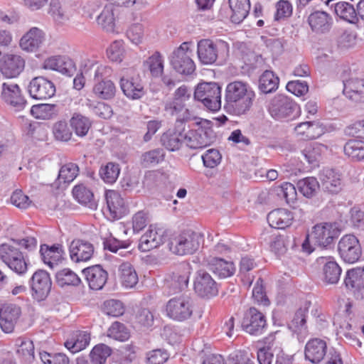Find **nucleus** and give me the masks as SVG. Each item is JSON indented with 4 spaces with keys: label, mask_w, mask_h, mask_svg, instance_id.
Here are the masks:
<instances>
[{
    "label": "nucleus",
    "mask_w": 364,
    "mask_h": 364,
    "mask_svg": "<svg viewBox=\"0 0 364 364\" xmlns=\"http://www.w3.org/2000/svg\"><path fill=\"white\" fill-rule=\"evenodd\" d=\"M279 83V77L271 70H265L259 77V89L264 94L275 92Z\"/></svg>",
    "instance_id": "obj_43"
},
{
    "label": "nucleus",
    "mask_w": 364,
    "mask_h": 364,
    "mask_svg": "<svg viewBox=\"0 0 364 364\" xmlns=\"http://www.w3.org/2000/svg\"><path fill=\"white\" fill-rule=\"evenodd\" d=\"M191 96V90L185 85L180 86L173 93L171 100L166 102L164 111L175 118L174 125L178 130H186V124L197 118L193 110L187 107L186 102Z\"/></svg>",
    "instance_id": "obj_3"
},
{
    "label": "nucleus",
    "mask_w": 364,
    "mask_h": 364,
    "mask_svg": "<svg viewBox=\"0 0 364 364\" xmlns=\"http://www.w3.org/2000/svg\"><path fill=\"white\" fill-rule=\"evenodd\" d=\"M269 112L277 120H291L299 115V105L291 99L284 95L275 97L270 102Z\"/></svg>",
    "instance_id": "obj_8"
},
{
    "label": "nucleus",
    "mask_w": 364,
    "mask_h": 364,
    "mask_svg": "<svg viewBox=\"0 0 364 364\" xmlns=\"http://www.w3.org/2000/svg\"><path fill=\"white\" fill-rule=\"evenodd\" d=\"M340 257L346 263L353 264L360 260L363 251L358 239L353 235L343 236L338 243Z\"/></svg>",
    "instance_id": "obj_12"
},
{
    "label": "nucleus",
    "mask_w": 364,
    "mask_h": 364,
    "mask_svg": "<svg viewBox=\"0 0 364 364\" xmlns=\"http://www.w3.org/2000/svg\"><path fill=\"white\" fill-rule=\"evenodd\" d=\"M108 336L119 341H127L129 337L126 326L119 322H114L108 329Z\"/></svg>",
    "instance_id": "obj_59"
},
{
    "label": "nucleus",
    "mask_w": 364,
    "mask_h": 364,
    "mask_svg": "<svg viewBox=\"0 0 364 364\" xmlns=\"http://www.w3.org/2000/svg\"><path fill=\"white\" fill-rule=\"evenodd\" d=\"M343 95L355 102H364V80L349 79L343 82Z\"/></svg>",
    "instance_id": "obj_38"
},
{
    "label": "nucleus",
    "mask_w": 364,
    "mask_h": 364,
    "mask_svg": "<svg viewBox=\"0 0 364 364\" xmlns=\"http://www.w3.org/2000/svg\"><path fill=\"white\" fill-rule=\"evenodd\" d=\"M41 360L44 364H69L68 357L63 353H49L42 352L40 353Z\"/></svg>",
    "instance_id": "obj_62"
},
{
    "label": "nucleus",
    "mask_w": 364,
    "mask_h": 364,
    "mask_svg": "<svg viewBox=\"0 0 364 364\" xmlns=\"http://www.w3.org/2000/svg\"><path fill=\"white\" fill-rule=\"evenodd\" d=\"M194 98L212 112L221 107V88L216 82H202L195 90Z\"/></svg>",
    "instance_id": "obj_6"
},
{
    "label": "nucleus",
    "mask_w": 364,
    "mask_h": 364,
    "mask_svg": "<svg viewBox=\"0 0 364 364\" xmlns=\"http://www.w3.org/2000/svg\"><path fill=\"white\" fill-rule=\"evenodd\" d=\"M277 195L284 198L289 205L294 203L296 200V191L294 186L291 183H284L277 189Z\"/></svg>",
    "instance_id": "obj_58"
},
{
    "label": "nucleus",
    "mask_w": 364,
    "mask_h": 364,
    "mask_svg": "<svg viewBox=\"0 0 364 364\" xmlns=\"http://www.w3.org/2000/svg\"><path fill=\"white\" fill-rule=\"evenodd\" d=\"M112 353V348L106 344L95 345L90 353V364H105Z\"/></svg>",
    "instance_id": "obj_47"
},
{
    "label": "nucleus",
    "mask_w": 364,
    "mask_h": 364,
    "mask_svg": "<svg viewBox=\"0 0 364 364\" xmlns=\"http://www.w3.org/2000/svg\"><path fill=\"white\" fill-rule=\"evenodd\" d=\"M24 68L25 60L20 55L6 53L0 58V72L6 78L18 77Z\"/></svg>",
    "instance_id": "obj_18"
},
{
    "label": "nucleus",
    "mask_w": 364,
    "mask_h": 364,
    "mask_svg": "<svg viewBox=\"0 0 364 364\" xmlns=\"http://www.w3.org/2000/svg\"><path fill=\"white\" fill-rule=\"evenodd\" d=\"M29 284L33 297L40 301L46 299L48 296L52 282L46 271L38 269L32 275Z\"/></svg>",
    "instance_id": "obj_17"
},
{
    "label": "nucleus",
    "mask_w": 364,
    "mask_h": 364,
    "mask_svg": "<svg viewBox=\"0 0 364 364\" xmlns=\"http://www.w3.org/2000/svg\"><path fill=\"white\" fill-rule=\"evenodd\" d=\"M90 334L85 331H73L64 343L65 347L72 353L85 349L90 344Z\"/></svg>",
    "instance_id": "obj_34"
},
{
    "label": "nucleus",
    "mask_w": 364,
    "mask_h": 364,
    "mask_svg": "<svg viewBox=\"0 0 364 364\" xmlns=\"http://www.w3.org/2000/svg\"><path fill=\"white\" fill-rule=\"evenodd\" d=\"M49 14L58 23H64L69 20L68 14L62 8L58 0H51Z\"/></svg>",
    "instance_id": "obj_60"
},
{
    "label": "nucleus",
    "mask_w": 364,
    "mask_h": 364,
    "mask_svg": "<svg viewBox=\"0 0 364 364\" xmlns=\"http://www.w3.org/2000/svg\"><path fill=\"white\" fill-rule=\"evenodd\" d=\"M344 153L355 160L364 159V141L350 139L344 145Z\"/></svg>",
    "instance_id": "obj_50"
},
{
    "label": "nucleus",
    "mask_w": 364,
    "mask_h": 364,
    "mask_svg": "<svg viewBox=\"0 0 364 364\" xmlns=\"http://www.w3.org/2000/svg\"><path fill=\"white\" fill-rule=\"evenodd\" d=\"M203 236L192 230H186L175 236L170 242V250L178 255H191L196 252Z\"/></svg>",
    "instance_id": "obj_5"
},
{
    "label": "nucleus",
    "mask_w": 364,
    "mask_h": 364,
    "mask_svg": "<svg viewBox=\"0 0 364 364\" xmlns=\"http://www.w3.org/2000/svg\"><path fill=\"white\" fill-rule=\"evenodd\" d=\"M18 246L32 251L37 247V240L34 237H26L23 239H12L9 243L1 244L0 258L13 272L23 275L28 270V259Z\"/></svg>",
    "instance_id": "obj_1"
},
{
    "label": "nucleus",
    "mask_w": 364,
    "mask_h": 364,
    "mask_svg": "<svg viewBox=\"0 0 364 364\" xmlns=\"http://www.w3.org/2000/svg\"><path fill=\"white\" fill-rule=\"evenodd\" d=\"M107 217L111 220H118L127 213V207L120 193L114 190L105 192Z\"/></svg>",
    "instance_id": "obj_19"
},
{
    "label": "nucleus",
    "mask_w": 364,
    "mask_h": 364,
    "mask_svg": "<svg viewBox=\"0 0 364 364\" xmlns=\"http://www.w3.org/2000/svg\"><path fill=\"white\" fill-rule=\"evenodd\" d=\"M299 191L306 198L314 196L319 189V183L314 177H306L297 182Z\"/></svg>",
    "instance_id": "obj_51"
},
{
    "label": "nucleus",
    "mask_w": 364,
    "mask_h": 364,
    "mask_svg": "<svg viewBox=\"0 0 364 364\" xmlns=\"http://www.w3.org/2000/svg\"><path fill=\"white\" fill-rule=\"evenodd\" d=\"M53 132L55 138L62 141H68L72 136V132L65 121L57 122L53 126Z\"/></svg>",
    "instance_id": "obj_61"
},
{
    "label": "nucleus",
    "mask_w": 364,
    "mask_h": 364,
    "mask_svg": "<svg viewBox=\"0 0 364 364\" xmlns=\"http://www.w3.org/2000/svg\"><path fill=\"white\" fill-rule=\"evenodd\" d=\"M167 316L177 321H184L191 318L193 311V301L188 296H176L166 304Z\"/></svg>",
    "instance_id": "obj_9"
},
{
    "label": "nucleus",
    "mask_w": 364,
    "mask_h": 364,
    "mask_svg": "<svg viewBox=\"0 0 364 364\" xmlns=\"http://www.w3.org/2000/svg\"><path fill=\"white\" fill-rule=\"evenodd\" d=\"M89 287L92 290H100L105 285L108 273L100 264L92 265L82 271Z\"/></svg>",
    "instance_id": "obj_26"
},
{
    "label": "nucleus",
    "mask_w": 364,
    "mask_h": 364,
    "mask_svg": "<svg viewBox=\"0 0 364 364\" xmlns=\"http://www.w3.org/2000/svg\"><path fill=\"white\" fill-rule=\"evenodd\" d=\"M46 35L43 30L31 27L19 41V46L23 51L34 53L38 51L46 41Z\"/></svg>",
    "instance_id": "obj_21"
},
{
    "label": "nucleus",
    "mask_w": 364,
    "mask_h": 364,
    "mask_svg": "<svg viewBox=\"0 0 364 364\" xmlns=\"http://www.w3.org/2000/svg\"><path fill=\"white\" fill-rule=\"evenodd\" d=\"M27 89L30 97L36 100L50 99L56 92L53 81L43 76H37L32 78Z\"/></svg>",
    "instance_id": "obj_15"
},
{
    "label": "nucleus",
    "mask_w": 364,
    "mask_h": 364,
    "mask_svg": "<svg viewBox=\"0 0 364 364\" xmlns=\"http://www.w3.org/2000/svg\"><path fill=\"white\" fill-rule=\"evenodd\" d=\"M229 5L232 11L231 21L235 23H241L250 10V0H229Z\"/></svg>",
    "instance_id": "obj_39"
},
{
    "label": "nucleus",
    "mask_w": 364,
    "mask_h": 364,
    "mask_svg": "<svg viewBox=\"0 0 364 364\" xmlns=\"http://www.w3.org/2000/svg\"><path fill=\"white\" fill-rule=\"evenodd\" d=\"M320 127L313 122H305L297 124L294 131L298 136L304 140H312L321 135V132H315Z\"/></svg>",
    "instance_id": "obj_48"
},
{
    "label": "nucleus",
    "mask_w": 364,
    "mask_h": 364,
    "mask_svg": "<svg viewBox=\"0 0 364 364\" xmlns=\"http://www.w3.org/2000/svg\"><path fill=\"white\" fill-rule=\"evenodd\" d=\"M326 4L333 8L335 14L341 18L350 23H354L358 20L356 9L350 3L343 0H327Z\"/></svg>",
    "instance_id": "obj_37"
},
{
    "label": "nucleus",
    "mask_w": 364,
    "mask_h": 364,
    "mask_svg": "<svg viewBox=\"0 0 364 364\" xmlns=\"http://www.w3.org/2000/svg\"><path fill=\"white\" fill-rule=\"evenodd\" d=\"M0 97L2 101L18 111L23 109L27 104L19 85L11 81L1 82Z\"/></svg>",
    "instance_id": "obj_16"
},
{
    "label": "nucleus",
    "mask_w": 364,
    "mask_h": 364,
    "mask_svg": "<svg viewBox=\"0 0 364 364\" xmlns=\"http://www.w3.org/2000/svg\"><path fill=\"white\" fill-rule=\"evenodd\" d=\"M154 77L161 76L164 71V59L161 54L156 51L144 63Z\"/></svg>",
    "instance_id": "obj_52"
},
{
    "label": "nucleus",
    "mask_w": 364,
    "mask_h": 364,
    "mask_svg": "<svg viewBox=\"0 0 364 364\" xmlns=\"http://www.w3.org/2000/svg\"><path fill=\"white\" fill-rule=\"evenodd\" d=\"M39 252L44 264L50 269L56 267L63 259L65 255L63 246L58 243L52 245H41Z\"/></svg>",
    "instance_id": "obj_29"
},
{
    "label": "nucleus",
    "mask_w": 364,
    "mask_h": 364,
    "mask_svg": "<svg viewBox=\"0 0 364 364\" xmlns=\"http://www.w3.org/2000/svg\"><path fill=\"white\" fill-rule=\"evenodd\" d=\"M346 288L356 298H364V267L353 268L347 271L344 277Z\"/></svg>",
    "instance_id": "obj_23"
},
{
    "label": "nucleus",
    "mask_w": 364,
    "mask_h": 364,
    "mask_svg": "<svg viewBox=\"0 0 364 364\" xmlns=\"http://www.w3.org/2000/svg\"><path fill=\"white\" fill-rule=\"evenodd\" d=\"M197 53L199 60L204 65H211L217 60L223 63L229 57L230 46L223 40L202 39L198 43Z\"/></svg>",
    "instance_id": "obj_4"
},
{
    "label": "nucleus",
    "mask_w": 364,
    "mask_h": 364,
    "mask_svg": "<svg viewBox=\"0 0 364 364\" xmlns=\"http://www.w3.org/2000/svg\"><path fill=\"white\" fill-rule=\"evenodd\" d=\"M55 281L60 287H77L81 284V279L73 270L65 268L55 274Z\"/></svg>",
    "instance_id": "obj_44"
},
{
    "label": "nucleus",
    "mask_w": 364,
    "mask_h": 364,
    "mask_svg": "<svg viewBox=\"0 0 364 364\" xmlns=\"http://www.w3.org/2000/svg\"><path fill=\"white\" fill-rule=\"evenodd\" d=\"M21 308L15 304H4L0 309V328L6 333L14 331L21 316Z\"/></svg>",
    "instance_id": "obj_20"
},
{
    "label": "nucleus",
    "mask_w": 364,
    "mask_h": 364,
    "mask_svg": "<svg viewBox=\"0 0 364 364\" xmlns=\"http://www.w3.org/2000/svg\"><path fill=\"white\" fill-rule=\"evenodd\" d=\"M255 96V92L246 82H230L225 89V108L229 114L237 116L244 114L252 107Z\"/></svg>",
    "instance_id": "obj_2"
},
{
    "label": "nucleus",
    "mask_w": 364,
    "mask_h": 364,
    "mask_svg": "<svg viewBox=\"0 0 364 364\" xmlns=\"http://www.w3.org/2000/svg\"><path fill=\"white\" fill-rule=\"evenodd\" d=\"M207 267L210 271L222 279L230 277L235 272V266L232 262L218 257L207 259Z\"/></svg>",
    "instance_id": "obj_30"
},
{
    "label": "nucleus",
    "mask_w": 364,
    "mask_h": 364,
    "mask_svg": "<svg viewBox=\"0 0 364 364\" xmlns=\"http://www.w3.org/2000/svg\"><path fill=\"white\" fill-rule=\"evenodd\" d=\"M311 237L318 246L327 247L333 242L336 231L331 223H320L313 228Z\"/></svg>",
    "instance_id": "obj_27"
},
{
    "label": "nucleus",
    "mask_w": 364,
    "mask_h": 364,
    "mask_svg": "<svg viewBox=\"0 0 364 364\" xmlns=\"http://www.w3.org/2000/svg\"><path fill=\"white\" fill-rule=\"evenodd\" d=\"M241 325L245 332L253 336L262 334L267 326L265 316L255 307L245 311Z\"/></svg>",
    "instance_id": "obj_14"
},
{
    "label": "nucleus",
    "mask_w": 364,
    "mask_h": 364,
    "mask_svg": "<svg viewBox=\"0 0 364 364\" xmlns=\"http://www.w3.org/2000/svg\"><path fill=\"white\" fill-rule=\"evenodd\" d=\"M164 151L161 149H155L144 152L141 156V161L144 166H154L164 159Z\"/></svg>",
    "instance_id": "obj_55"
},
{
    "label": "nucleus",
    "mask_w": 364,
    "mask_h": 364,
    "mask_svg": "<svg viewBox=\"0 0 364 364\" xmlns=\"http://www.w3.org/2000/svg\"><path fill=\"white\" fill-rule=\"evenodd\" d=\"M206 125L199 126L195 130H190L186 133L185 142L192 149H202L210 146L215 139V134L209 126L208 121Z\"/></svg>",
    "instance_id": "obj_10"
},
{
    "label": "nucleus",
    "mask_w": 364,
    "mask_h": 364,
    "mask_svg": "<svg viewBox=\"0 0 364 364\" xmlns=\"http://www.w3.org/2000/svg\"><path fill=\"white\" fill-rule=\"evenodd\" d=\"M102 311L108 316L117 317L124 314V306L119 300L109 299L104 302Z\"/></svg>",
    "instance_id": "obj_57"
},
{
    "label": "nucleus",
    "mask_w": 364,
    "mask_h": 364,
    "mask_svg": "<svg viewBox=\"0 0 364 364\" xmlns=\"http://www.w3.org/2000/svg\"><path fill=\"white\" fill-rule=\"evenodd\" d=\"M114 6L107 4L97 18V22L107 32H114L115 27Z\"/></svg>",
    "instance_id": "obj_42"
},
{
    "label": "nucleus",
    "mask_w": 364,
    "mask_h": 364,
    "mask_svg": "<svg viewBox=\"0 0 364 364\" xmlns=\"http://www.w3.org/2000/svg\"><path fill=\"white\" fill-rule=\"evenodd\" d=\"M73 195L80 203L89 205L90 207L94 205L92 192L83 185L75 186L73 189Z\"/></svg>",
    "instance_id": "obj_54"
},
{
    "label": "nucleus",
    "mask_w": 364,
    "mask_h": 364,
    "mask_svg": "<svg viewBox=\"0 0 364 364\" xmlns=\"http://www.w3.org/2000/svg\"><path fill=\"white\" fill-rule=\"evenodd\" d=\"M92 91L97 98L104 100H109L115 96L117 89L114 83L112 80H102L95 82Z\"/></svg>",
    "instance_id": "obj_40"
},
{
    "label": "nucleus",
    "mask_w": 364,
    "mask_h": 364,
    "mask_svg": "<svg viewBox=\"0 0 364 364\" xmlns=\"http://www.w3.org/2000/svg\"><path fill=\"white\" fill-rule=\"evenodd\" d=\"M309 313L307 308L299 309L291 320L290 328H294V331H301L306 329V317Z\"/></svg>",
    "instance_id": "obj_63"
},
{
    "label": "nucleus",
    "mask_w": 364,
    "mask_h": 364,
    "mask_svg": "<svg viewBox=\"0 0 364 364\" xmlns=\"http://www.w3.org/2000/svg\"><path fill=\"white\" fill-rule=\"evenodd\" d=\"M119 276L120 282L125 288H133L138 282V275L129 262H124L119 267Z\"/></svg>",
    "instance_id": "obj_41"
},
{
    "label": "nucleus",
    "mask_w": 364,
    "mask_h": 364,
    "mask_svg": "<svg viewBox=\"0 0 364 364\" xmlns=\"http://www.w3.org/2000/svg\"><path fill=\"white\" fill-rule=\"evenodd\" d=\"M196 293L203 298H210L218 294V289L215 281L208 272L200 270L194 280Z\"/></svg>",
    "instance_id": "obj_22"
},
{
    "label": "nucleus",
    "mask_w": 364,
    "mask_h": 364,
    "mask_svg": "<svg viewBox=\"0 0 364 364\" xmlns=\"http://www.w3.org/2000/svg\"><path fill=\"white\" fill-rule=\"evenodd\" d=\"M328 150V146L318 142H311L306 145L302 154L309 164H314L319 160Z\"/></svg>",
    "instance_id": "obj_46"
},
{
    "label": "nucleus",
    "mask_w": 364,
    "mask_h": 364,
    "mask_svg": "<svg viewBox=\"0 0 364 364\" xmlns=\"http://www.w3.org/2000/svg\"><path fill=\"white\" fill-rule=\"evenodd\" d=\"M191 267L187 262L181 263L176 269L165 279L166 287L170 294H176L187 288Z\"/></svg>",
    "instance_id": "obj_13"
},
{
    "label": "nucleus",
    "mask_w": 364,
    "mask_h": 364,
    "mask_svg": "<svg viewBox=\"0 0 364 364\" xmlns=\"http://www.w3.org/2000/svg\"><path fill=\"white\" fill-rule=\"evenodd\" d=\"M321 184L323 190L332 194H336L341 190L340 175L331 168H325L320 173Z\"/></svg>",
    "instance_id": "obj_33"
},
{
    "label": "nucleus",
    "mask_w": 364,
    "mask_h": 364,
    "mask_svg": "<svg viewBox=\"0 0 364 364\" xmlns=\"http://www.w3.org/2000/svg\"><path fill=\"white\" fill-rule=\"evenodd\" d=\"M94 252L93 245L83 240H74L69 247L70 259L75 263L89 261L92 257Z\"/></svg>",
    "instance_id": "obj_25"
},
{
    "label": "nucleus",
    "mask_w": 364,
    "mask_h": 364,
    "mask_svg": "<svg viewBox=\"0 0 364 364\" xmlns=\"http://www.w3.org/2000/svg\"><path fill=\"white\" fill-rule=\"evenodd\" d=\"M327 348V343L323 339L318 338L310 339L305 346V358L312 363H318L326 355Z\"/></svg>",
    "instance_id": "obj_28"
},
{
    "label": "nucleus",
    "mask_w": 364,
    "mask_h": 364,
    "mask_svg": "<svg viewBox=\"0 0 364 364\" xmlns=\"http://www.w3.org/2000/svg\"><path fill=\"white\" fill-rule=\"evenodd\" d=\"M78 173L79 168L76 164L72 162L65 164L59 171L58 180L60 183H70L77 177Z\"/></svg>",
    "instance_id": "obj_56"
},
{
    "label": "nucleus",
    "mask_w": 364,
    "mask_h": 364,
    "mask_svg": "<svg viewBox=\"0 0 364 364\" xmlns=\"http://www.w3.org/2000/svg\"><path fill=\"white\" fill-rule=\"evenodd\" d=\"M308 23L312 31L316 33H325L330 31L333 19L326 12L316 11L309 16Z\"/></svg>",
    "instance_id": "obj_32"
},
{
    "label": "nucleus",
    "mask_w": 364,
    "mask_h": 364,
    "mask_svg": "<svg viewBox=\"0 0 364 364\" xmlns=\"http://www.w3.org/2000/svg\"><path fill=\"white\" fill-rule=\"evenodd\" d=\"M319 264H323V279L327 284H334L339 281L342 269L331 257H320L317 259Z\"/></svg>",
    "instance_id": "obj_31"
},
{
    "label": "nucleus",
    "mask_w": 364,
    "mask_h": 364,
    "mask_svg": "<svg viewBox=\"0 0 364 364\" xmlns=\"http://www.w3.org/2000/svg\"><path fill=\"white\" fill-rule=\"evenodd\" d=\"M119 85L124 95L132 100H140L146 93L139 75L132 69L128 70L127 74L120 77Z\"/></svg>",
    "instance_id": "obj_11"
},
{
    "label": "nucleus",
    "mask_w": 364,
    "mask_h": 364,
    "mask_svg": "<svg viewBox=\"0 0 364 364\" xmlns=\"http://www.w3.org/2000/svg\"><path fill=\"white\" fill-rule=\"evenodd\" d=\"M191 42H183L173 50L170 62L174 70L181 75H191L196 70V65L191 58Z\"/></svg>",
    "instance_id": "obj_7"
},
{
    "label": "nucleus",
    "mask_w": 364,
    "mask_h": 364,
    "mask_svg": "<svg viewBox=\"0 0 364 364\" xmlns=\"http://www.w3.org/2000/svg\"><path fill=\"white\" fill-rule=\"evenodd\" d=\"M70 124L77 136L83 137L87 135L92 122L88 117L75 113L70 119Z\"/></svg>",
    "instance_id": "obj_45"
},
{
    "label": "nucleus",
    "mask_w": 364,
    "mask_h": 364,
    "mask_svg": "<svg viewBox=\"0 0 364 364\" xmlns=\"http://www.w3.org/2000/svg\"><path fill=\"white\" fill-rule=\"evenodd\" d=\"M185 130H178L176 125L173 129H168L164 133L161 138L162 145L168 151H175L178 150L185 141Z\"/></svg>",
    "instance_id": "obj_35"
},
{
    "label": "nucleus",
    "mask_w": 364,
    "mask_h": 364,
    "mask_svg": "<svg viewBox=\"0 0 364 364\" xmlns=\"http://www.w3.org/2000/svg\"><path fill=\"white\" fill-rule=\"evenodd\" d=\"M166 240L165 230L163 228L150 225L149 230L141 237L139 249L141 252H148L162 245Z\"/></svg>",
    "instance_id": "obj_24"
},
{
    "label": "nucleus",
    "mask_w": 364,
    "mask_h": 364,
    "mask_svg": "<svg viewBox=\"0 0 364 364\" xmlns=\"http://www.w3.org/2000/svg\"><path fill=\"white\" fill-rule=\"evenodd\" d=\"M267 219L272 228L285 229L291 225L294 216L291 211L284 208H278L269 212Z\"/></svg>",
    "instance_id": "obj_36"
},
{
    "label": "nucleus",
    "mask_w": 364,
    "mask_h": 364,
    "mask_svg": "<svg viewBox=\"0 0 364 364\" xmlns=\"http://www.w3.org/2000/svg\"><path fill=\"white\" fill-rule=\"evenodd\" d=\"M120 170L119 165L117 163L108 162L106 165L100 167L99 174L105 183L113 184L118 178Z\"/></svg>",
    "instance_id": "obj_49"
},
{
    "label": "nucleus",
    "mask_w": 364,
    "mask_h": 364,
    "mask_svg": "<svg viewBox=\"0 0 364 364\" xmlns=\"http://www.w3.org/2000/svg\"><path fill=\"white\" fill-rule=\"evenodd\" d=\"M125 55V49L122 41H114L107 48V56L112 62L121 63Z\"/></svg>",
    "instance_id": "obj_53"
},
{
    "label": "nucleus",
    "mask_w": 364,
    "mask_h": 364,
    "mask_svg": "<svg viewBox=\"0 0 364 364\" xmlns=\"http://www.w3.org/2000/svg\"><path fill=\"white\" fill-rule=\"evenodd\" d=\"M221 159L220 153L215 149H208L202 155L203 165L210 168L216 167L220 163Z\"/></svg>",
    "instance_id": "obj_64"
}]
</instances>
